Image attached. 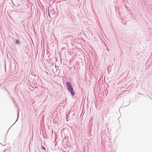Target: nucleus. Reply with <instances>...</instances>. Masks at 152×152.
<instances>
[{"label": "nucleus", "mask_w": 152, "mask_h": 152, "mask_svg": "<svg viewBox=\"0 0 152 152\" xmlns=\"http://www.w3.org/2000/svg\"><path fill=\"white\" fill-rule=\"evenodd\" d=\"M66 86L68 90L70 92L72 96H74L75 95V93L73 91V88L71 85L70 83L69 82H67Z\"/></svg>", "instance_id": "f257e3e1"}, {"label": "nucleus", "mask_w": 152, "mask_h": 152, "mask_svg": "<svg viewBox=\"0 0 152 152\" xmlns=\"http://www.w3.org/2000/svg\"><path fill=\"white\" fill-rule=\"evenodd\" d=\"M15 40L16 41V44L18 45L20 43V42L18 40L15 39Z\"/></svg>", "instance_id": "f03ea898"}, {"label": "nucleus", "mask_w": 152, "mask_h": 152, "mask_svg": "<svg viewBox=\"0 0 152 152\" xmlns=\"http://www.w3.org/2000/svg\"><path fill=\"white\" fill-rule=\"evenodd\" d=\"M42 149H44V150H45V147H43V146H42Z\"/></svg>", "instance_id": "7ed1b4c3"}]
</instances>
